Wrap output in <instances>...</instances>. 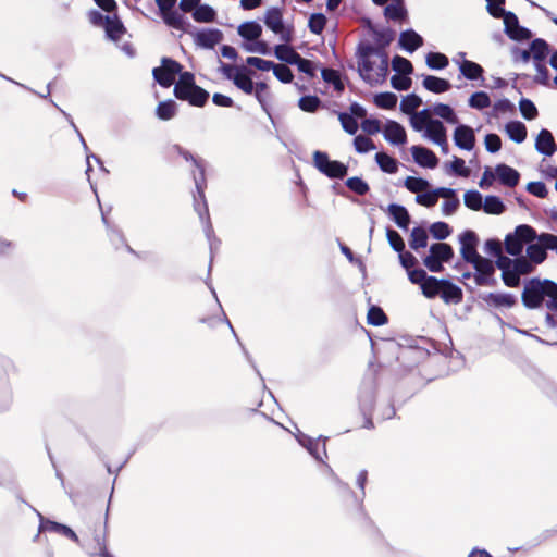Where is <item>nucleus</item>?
I'll list each match as a JSON object with an SVG mask.
<instances>
[{"instance_id": "obj_22", "label": "nucleus", "mask_w": 557, "mask_h": 557, "mask_svg": "<svg viewBox=\"0 0 557 557\" xmlns=\"http://www.w3.org/2000/svg\"><path fill=\"white\" fill-rule=\"evenodd\" d=\"M495 174L499 182L507 187L517 186L520 180L519 172L507 164L496 165Z\"/></svg>"}, {"instance_id": "obj_28", "label": "nucleus", "mask_w": 557, "mask_h": 557, "mask_svg": "<svg viewBox=\"0 0 557 557\" xmlns=\"http://www.w3.org/2000/svg\"><path fill=\"white\" fill-rule=\"evenodd\" d=\"M484 300L494 307L510 308L516 304L515 296L508 293H490Z\"/></svg>"}, {"instance_id": "obj_58", "label": "nucleus", "mask_w": 557, "mask_h": 557, "mask_svg": "<svg viewBox=\"0 0 557 557\" xmlns=\"http://www.w3.org/2000/svg\"><path fill=\"white\" fill-rule=\"evenodd\" d=\"M346 186L359 196H363L369 191V185L357 176L348 178Z\"/></svg>"}, {"instance_id": "obj_52", "label": "nucleus", "mask_w": 557, "mask_h": 557, "mask_svg": "<svg viewBox=\"0 0 557 557\" xmlns=\"http://www.w3.org/2000/svg\"><path fill=\"white\" fill-rule=\"evenodd\" d=\"M392 67L401 75H409L413 71V66L409 60L400 55H396L392 60Z\"/></svg>"}, {"instance_id": "obj_11", "label": "nucleus", "mask_w": 557, "mask_h": 557, "mask_svg": "<svg viewBox=\"0 0 557 557\" xmlns=\"http://www.w3.org/2000/svg\"><path fill=\"white\" fill-rule=\"evenodd\" d=\"M264 24L284 42H290L293 39L292 30L285 28L283 24V13L278 8H270L264 15Z\"/></svg>"}, {"instance_id": "obj_7", "label": "nucleus", "mask_w": 557, "mask_h": 557, "mask_svg": "<svg viewBox=\"0 0 557 557\" xmlns=\"http://www.w3.org/2000/svg\"><path fill=\"white\" fill-rule=\"evenodd\" d=\"M536 231L527 224L518 225L513 233L506 235L504 245L508 255L518 257L523 251L524 244L535 240Z\"/></svg>"}, {"instance_id": "obj_19", "label": "nucleus", "mask_w": 557, "mask_h": 557, "mask_svg": "<svg viewBox=\"0 0 557 557\" xmlns=\"http://www.w3.org/2000/svg\"><path fill=\"white\" fill-rule=\"evenodd\" d=\"M296 438L298 443L305 447L317 460H322L323 456H326L325 442L321 444L319 441H315L301 432L296 435Z\"/></svg>"}, {"instance_id": "obj_36", "label": "nucleus", "mask_w": 557, "mask_h": 557, "mask_svg": "<svg viewBox=\"0 0 557 557\" xmlns=\"http://www.w3.org/2000/svg\"><path fill=\"white\" fill-rule=\"evenodd\" d=\"M274 53L278 60L292 65H294V63L298 60L299 57V53L296 52L290 46L286 44L277 45L274 49Z\"/></svg>"}, {"instance_id": "obj_16", "label": "nucleus", "mask_w": 557, "mask_h": 557, "mask_svg": "<svg viewBox=\"0 0 557 557\" xmlns=\"http://www.w3.org/2000/svg\"><path fill=\"white\" fill-rule=\"evenodd\" d=\"M193 37L197 46L206 49H212L222 40L223 34L220 29L208 28L194 33Z\"/></svg>"}, {"instance_id": "obj_1", "label": "nucleus", "mask_w": 557, "mask_h": 557, "mask_svg": "<svg viewBox=\"0 0 557 557\" xmlns=\"http://www.w3.org/2000/svg\"><path fill=\"white\" fill-rule=\"evenodd\" d=\"M358 72L361 78L370 85L381 84L388 72V54L382 48H375L368 42H361L357 49Z\"/></svg>"}, {"instance_id": "obj_31", "label": "nucleus", "mask_w": 557, "mask_h": 557, "mask_svg": "<svg viewBox=\"0 0 557 557\" xmlns=\"http://www.w3.org/2000/svg\"><path fill=\"white\" fill-rule=\"evenodd\" d=\"M446 127L440 120H435L434 122H431L429 126L423 132V137L436 143L438 140L444 141V137L446 136Z\"/></svg>"}, {"instance_id": "obj_60", "label": "nucleus", "mask_w": 557, "mask_h": 557, "mask_svg": "<svg viewBox=\"0 0 557 557\" xmlns=\"http://www.w3.org/2000/svg\"><path fill=\"white\" fill-rule=\"evenodd\" d=\"M430 233L436 239H445L447 238L451 231L447 223L445 222H435L430 226Z\"/></svg>"}, {"instance_id": "obj_62", "label": "nucleus", "mask_w": 557, "mask_h": 557, "mask_svg": "<svg viewBox=\"0 0 557 557\" xmlns=\"http://www.w3.org/2000/svg\"><path fill=\"white\" fill-rule=\"evenodd\" d=\"M326 17L321 13H314L309 18V29L313 34H321L325 27Z\"/></svg>"}, {"instance_id": "obj_37", "label": "nucleus", "mask_w": 557, "mask_h": 557, "mask_svg": "<svg viewBox=\"0 0 557 557\" xmlns=\"http://www.w3.org/2000/svg\"><path fill=\"white\" fill-rule=\"evenodd\" d=\"M430 253L435 256L440 262H448L454 256L451 246L445 243L433 244L430 247Z\"/></svg>"}, {"instance_id": "obj_5", "label": "nucleus", "mask_w": 557, "mask_h": 557, "mask_svg": "<svg viewBox=\"0 0 557 557\" xmlns=\"http://www.w3.org/2000/svg\"><path fill=\"white\" fill-rule=\"evenodd\" d=\"M174 95L195 107H203L209 99V92L195 84L194 74L190 72H183L180 75L174 86Z\"/></svg>"}, {"instance_id": "obj_17", "label": "nucleus", "mask_w": 557, "mask_h": 557, "mask_svg": "<svg viewBox=\"0 0 557 557\" xmlns=\"http://www.w3.org/2000/svg\"><path fill=\"white\" fill-rule=\"evenodd\" d=\"M384 138L393 145H404L407 141L406 131L396 121H387L383 129Z\"/></svg>"}, {"instance_id": "obj_29", "label": "nucleus", "mask_w": 557, "mask_h": 557, "mask_svg": "<svg viewBox=\"0 0 557 557\" xmlns=\"http://www.w3.org/2000/svg\"><path fill=\"white\" fill-rule=\"evenodd\" d=\"M238 35L248 41L258 39L262 34V27L257 22H245L237 28Z\"/></svg>"}, {"instance_id": "obj_56", "label": "nucleus", "mask_w": 557, "mask_h": 557, "mask_svg": "<svg viewBox=\"0 0 557 557\" xmlns=\"http://www.w3.org/2000/svg\"><path fill=\"white\" fill-rule=\"evenodd\" d=\"M321 104L317 96H304L299 99L298 106L305 112H315Z\"/></svg>"}, {"instance_id": "obj_55", "label": "nucleus", "mask_w": 557, "mask_h": 557, "mask_svg": "<svg viewBox=\"0 0 557 557\" xmlns=\"http://www.w3.org/2000/svg\"><path fill=\"white\" fill-rule=\"evenodd\" d=\"M465 205L474 211L482 209V196L476 190H468L463 196Z\"/></svg>"}, {"instance_id": "obj_45", "label": "nucleus", "mask_w": 557, "mask_h": 557, "mask_svg": "<svg viewBox=\"0 0 557 557\" xmlns=\"http://www.w3.org/2000/svg\"><path fill=\"white\" fill-rule=\"evenodd\" d=\"M445 168L448 174H455L462 177H468L470 175V170L466 166L465 160L456 156L449 164L445 165Z\"/></svg>"}, {"instance_id": "obj_9", "label": "nucleus", "mask_w": 557, "mask_h": 557, "mask_svg": "<svg viewBox=\"0 0 557 557\" xmlns=\"http://www.w3.org/2000/svg\"><path fill=\"white\" fill-rule=\"evenodd\" d=\"M182 65L173 59L162 58L161 65L152 70L154 81L162 87H170L176 75H181Z\"/></svg>"}, {"instance_id": "obj_30", "label": "nucleus", "mask_w": 557, "mask_h": 557, "mask_svg": "<svg viewBox=\"0 0 557 557\" xmlns=\"http://www.w3.org/2000/svg\"><path fill=\"white\" fill-rule=\"evenodd\" d=\"M529 50L531 52L534 64L544 62L549 53L548 44L543 39L533 40Z\"/></svg>"}, {"instance_id": "obj_64", "label": "nucleus", "mask_w": 557, "mask_h": 557, "mask_svg": "<svg viewBox=\"0 0 557 557\" xmlns=\"http://www.w3.org/2000/svg\"><path fill=\"white\" fill-rule=\"evenodd\" d=\"M386 236L389 245L395 251L401 252L405 249V243L401 236L396 231L387 228Z\"/></svg>"}, {"instance_id": "obj_23", "label": "nucleus", "mask_w": 557, "mask_h": 557, "mask_svg": "<svg viewBox=\"0 0 557 557\" xmlns=\"http://www.w3.org/2000/svg\"><path fill=\"white\" fill-rule=\"evenodd\" d=\"M423 45V38L412 29L401 32L399 35V46L407 52L412 53Z\"/></svg>"}, {"instance_id": "obj_63", "label": "nucleus", "mask_w": 557, "mask_h": 557, "mask_svg": "<svg viewBox=\"0 0 557 557\" xmlns=\"http://www.w3.org/2000/svg\"><path fill=\"white\" fill-rule=\"evenodd\" d=\"M519 109L522 116L527 120H533L537 116V109L535 104L529 99H521L519 102Z\"/></svg>"}, {"instance_id": "obj_42", "label": "nucleus", "mask_w": 557, "mask_h": 557, "mask_svg": "<svg viewBox=\"0 0 557 557\" xmlns=\"http://www.w3.org/2000/svg\"><path fill=\"white\" fill-rule=\"evenodd\" d=\"M375 160L383 172L394 174L398 170L397 161L384 152H377Z\"/></svg>"}, {"instance_id": "obj_14", "label": "nucleus", "mask_w": 557, "mask_h": 557, "mask_svg": "<svg viewBox=\"0 0 557 557\" xmlns=\"http://www.w3.org/2000/svg\"><path fill=\"white\" fill-rule=\"evenodd\" d=\"M543 236H550L549 233H542L540 235L536 234L535 240L536 243H529L527 247V258L534 264H541L543 263L547 258L548 248L544 244V240L542 239Z\"/></svg>"}, {"instance_id": "obj_53", "label": "nucleus", "mask_w": 557, "mask_h": 557, "mask_svg": "<svg viewBox=\"0 0 557 557\" xmlns=\"http://www.w3.org/2000/svg\"><path fill=\"white\" fill-rule=\"evenodd\" d=\"M387 322V317L380 307L372 306L368 311V323L374 326L383 325Z\"/></svg>"}, {"instance_id": "obj_33", "label": "nucleus", "mask_w": 557, "mask_h": 557, "mask_svg": "<svg viewBox=\"0 0 557 557\" xmlns=\"http://www.w3.org/2000/svg\"><path fill=\"white\" fill-rule=\"evenodd\" d=\"M459 70L466 78L471 81L481 78L483 74V67L480 64L469 60H462L459 63Z\"/></svg>"}, {"instance_id": "obj_57", "label": "nucleus", "mask_w": 557, "mask_h": 557, "mask_svg": "<svg viewBox=\"0 0 557 557\" xmlns=\"http://www.w3.org/2000/svg\"><path fill=\"white\" fill-rule=\"evenodd\" d=\"M354 146L356 151L359 153H367L376 148L372 139L363 135H358L355 137Z\"/></svg>"}, {"instance_id": "obj_43", "label": "nucleus", "mask_w": 557, "mask_h": 557, "mask_svg": "<svg viewBox=\"0 0 557 557\" xmlns=\"http://www.w3.org/2000/svg\"><path fill=\"white\" fill-rule=\"evenodd\" d=\"M215 11L208 4H202L196 8L193 12V17L196 22L199 23H210L215 18Z\"/></svg>"}, {"instance_id": "obj_24", "label": "nucleus", "mask_w": 557, "mask_h": 557, "mask_svg": "<svg viewBox=\"0 0 557 557\" xmlns=\"http://www.w3.org/2000/svg\"><path fill=\"white\" fill-rule=\"evenodd\" d=\"M387 213L398 227L407 230L410 223V215L404 206L392 203L387 207Z\"/></svg>"}, {"instance_id": "obj_50", "label": "nucleus", "mask_w": 557, "mask_h": 557, "mask_svg": "<svg viewBox=\"0 0 557 557\" xmlns=\"http://www.w3.org/2000/svg\"><path fill=\"white\" fill-rule=\"evenodd\" d=\"M321 74L323 81L329 84H332L335 90L339 92L344 90V84L342 83L339 73L336 70L323 69Z\"/></svg>"}, {"instance_id": "obj_26", "label": "nucleus", "mask_w": 557, "mask_h": 557, "mask_svg": "<svg viewBox=\"0 0 557 557\" xmlns=\"http://www.w3.org/2000/svg\"><path fill=\"white\" fill-rule=\"evenodd\" d=\"M423 87L434 94H443L451 88V84L444 78L426 75L422 82Z\"/></svg>"}, {"instance_id": "obj_41", "label": "nucleus", "mask_w": 557, "mask_h": 557, "mask_svg": "<svg viewBox=\"0 0 557 557\" xmlns=\"http://www.w3.org/2000/svg\"><path fill=\"white\" fill-rule=\"evenodd\" d=\"M246 72L247 69L243 66L242 71L234 77L233 83L245 94L250 95L253 91V82Z\"/></svg>"}, {"instance_id": "obj_61", "label": "nucleus", "mask_w": 557, "mask_h": 557, "mask_svg": "<svg viewBox=\"0 0 557 557\" xmlns=\"http://www.w3.org/2000/svg\"><path fill=\"white\" fill-rule=\"evenodd\" d=\"M338 120L345 132H347L350 135L356 134V132L358 131V123L352 115L342 112L338 114Z\"/></svg>"}, {"instance_id": "obj_21", "label": "nucleus", "mask_w": 557, "mask_h": 557, "mask_svg": "<svg viewBox=\"0 0 557 557\" xmlns=\"http://www.w3.org/2000/svg\"><path fill=\"white\" fill-rule=\"evenodd\" d=\"M535 149L547 157H550L557 150V145L552 133L548 129H542L535 140Z\"/></svg>"}, {"instance_id": "obj_48", "label": "nucleus", "mask_w": 557, "mask_h": 557, "mask_svg": "<svg viewBox=\"0 0 557 557\" xmlns=\"http://www.w3.org/2000/svg\"><path fill=\"white\" fill-rule=\"evenodd\" d=\"M422 100L419 96L411 94L406 96L400 102V110L406 114H413L421 106Z\"/></svg>"}, {"instance_id": "obj_51", "label": "nucleus", "mask_w": 557, "mask_h": 557, "mask_svg": "<svg viewBox=\"0 0 557 557\" xmlns=\"http://www.w3.org/2000/svg\"><path fill=\"white\" fill-rule=\"evenodd\" d=\"M374 103L382 109H393L397 103V96L393 92H381L374 97Z\"/></svg>"}, {"instance_id": "obj_8", "label": "nucleus", "mask_w": 557, "mask_h": 557, "mask_svg": "<svg viewBox=\"0 0 557 557\" xmlns=\"http://www.w3.org/2000/svg\"><path fill=\"white\" fill-rule=\"evenodd\" d=\"M313 165L330 178H343L347 174V166L339 162L330 160L326 152H313Z\"/></svg>"}, {"instance_id": "obj_34", "label": "nucleus", "mask_w": 557, "mask_h": 557, "mask_svg": "<svg viewBox=\"0 0 557 557\" xmlns=\"http://www.w3.org/2000/svg\"><path fill=\"white\" fill-rule=\"evenodd\" d=\"M432 112H433L434 115L443 119L447 123H450V124H458L459 123V117L455 113L454 109L450 106H448V104L435 103L432 107Z\"/></svg>"}, {"instance_id": "obj_40", "label": "nucleus", "mask_w": 557, "mask_h": 557, "mask_svg": "<svg viewBox=\"0 0 557 557\" xmlns=\"http://www.w3.org/2000/svg\"><path fill=\"white\" fill-rule=\"evenodd\" d=\"M177 106L173 100L162 101L158 104L156 114L160 120L168 121L175 116Z\"/></svg>"}, {"instance_id": "obj_59", "label": "nucleus", "mask_w": 557, "mask_h": 557, "mask_svg": "<svg viewBox=\"0 0 557 557\" xmlns=\"http://www.w3.org/2000/svg\"><path fill=\"white\" fill-rule=\"evenodd\" d=\"M243 48L247 52L259 53V54H270V48L267 42L252 40L243 44Z\"/></svg>"}, {"instance_id": "obj_49", "label": "nucleus", "mask_w": 557, "mask_h": 557, "mask_svg": "<svg viewBox=\"0 0 557 557\" xmlns=\"http://www.w3.org/2000/svg\"><path fill=\"white\" fill-rule=\"evenodd\" d=\"M468 103L473 109L483 110L491 106V99L485 91H478L469 98Z\"/></svg>"}, {"instance_id": "obj_12", "label": "nucleus", "mask_w": 557, "mask_h": 557, "mask_svg": "<svg viewBox=\"0 0 557 557\" xmlns=\"http://www.w3.org/2000/svg\"><path fill=\"white\" fill-rule=\"evenodd\" d=\"M173 149L182 156L186 161H190L195 168L198 170L199 174H193L196 190L199 193L200 197L203 198V189L207 187V180L205 173V163L202 160L195 158L189 151L184 150L181 146L175 145Z\"/></svg>"}, {"instance_id": "obj_13", "label": "nucleus", "mask_w": 557, "mask_h": 557, "mask_svg": "<svg viewBox=\"0 0 557 557\" xmlns=\"http://www.w3.org/2000/svg\"><path fill=\"white\" fill-rule=\"evenodd\" d=\"M459 239L461 244L460 253L467 262L473 263L481 257L476 251L478 237L474 232L466 231Z\"/></svg>"}, {"instance_id": "obj_54", "label": "nucleus", "mask_w": 557, "mask_h": 557, "mask_svg": "<svg viewBox=\"0 0 557 557\" xmlns=\"http://www.w3.org/2000/svg\"><path fill=\"white\" fill-rule=\"evenodd\" d=\"M78 493L88 500L98 499L102 495V487L101 484L86 483Z\"/></svg>"}, {"instance_id": "obj_35", "label": "nucleus", "mask_w": 557, "mask_h": 557, "mask_svg": "<svg viewBox=\"0 0 557 557\" xmlns=\"http://www.w3.org/2000/svg\"><path fill=\"white\" fill-rule=\"evenodd\" d=\"M506 133L509 138L518 144L524 141L527 137V127L522 122L512 121L506 124Z\"/></svg>"}, {"instance_id": "obj_15", "label": "nucleus", "mask_w": 557, "mask_h": 557, "mask_svg": "<svg viewBox=\"0 0 557 557\" xmlns=\"http://www.w3.org/2000/svg\"><path fill=\"white\" fill-rule=\"evenodd\" d=\"M454 143L458 148L471 151L475 146L474 131L468 125H457L454 131Z\"/></svg>"}, {"instance_id": "obj_20", "label": "nucleus", "mask_w": 557, "mask_h": 557, "mask_svg": "<svg viewBox=\"0 0 557 557\" xmlns=\"http://www.w3.org/2000/svg\"><path fill=\"white\" fill-rule=\"evenodd\" d=\"M194 208L199 214V218L205 223V232L209 240H211V236L213 234L212 224L209 219V211L208 206L206 202V198H201L199 193L197 191V195H194ZM211 250L213 249V243L210 242Z\"/></svg>"}, {"instance_id": "obj_47", "label": "nucleus", "mask_w": 557, "mask_h": 557, "mask_svg": "<svg viewBox=\"0 0 557 557\" xmlns=\"http://www.w3.org/2000/svg\"><path fill=\"white\" fill-rule=\"evenodd\" d=\"M425 61L426 65L432 70H442L448 65V58L438 52H429Z\"/></svg>"}, {"instance_id": "obj_46", "label": "nucleus", "mask_w": 557, "mask_h": 557, "mask_svg": "<svg viewBox=\"0 0 557 557\" xmlns=\"http://www.w3.org/2000/svg\"><path fill=\"white\" fill-rule=\"evenodd\" d=\"M404 186L411 193L421 194L422 191H425L430 187V183L426 180L420 178V177H413L408 176L405 182Z\"/></svg>"}, {"instance_id": "obj_18", "label": "nucleus", "mask_w": 557, "mask_h": 557, "mask_svg": "<svg viewBox=\"0 0 557 557\" xmlns=\"http://www.w3.org/2000/svg\"><path fill=\"white\" fill-rule=\"evenodd\" d=\"M411 154L413 160L423 168L434 169L438 164V159L435 153L422 146H412Z\"/></svg>"}, {"instance_id": "obj_44", "label": "nucleus", "mask_w": 557, "mask_h": 557, "mask_svg": "<svg viewBox=\"0 0 557 557\" xmlns=\"http://www.w3.org/2000/svg\"><path fill=\"white\" fill-rule=\"evenodd\" d=\"M482 208L488 214H500L505 211V205L496 196H486Z\"/></svg>"}, {"instance_id": "obj_38", "label": "nucleus", "mask_w": 557, "mask_h": 557, "mask_svg": "<svg viewBox=\"0 0 557 557\" xmlns=\"http://www.w3.org/2000/svg\"><path fill=\"white\" fill-rule=\"evenodd\" d=\"M428 245V233L423 227H413L410 234L409 246L413 250L424 248Z\"/></svg>"}, {"instance_id": "obj_25", "label": "nucleus", "mask_w": 557, "mask_h": 557, "mask_svg": "<svg viewBox=\"0 0 557 557\" xmlns=\"http://www.w3.org/2000/svg\"><path fill=\"white\" fill-rule=\"evenodd\" d=\"M160 14L164 21V23L175 29L186 30V27L189 26L188 22L177 11L173 9H168L164 11H160Z\"/></svg>"}, {"instance_id": "obj_10", "label": "nucleus", "mask_w": 557, "mask_h": 557, "mask_svg": "<svg viewBox=\"0 0 557 557\" xmlns=\"http://www.w3.org/2000/svg\"><path fill=\"white\" fill-rule=\"evenodd\" d=\"M475 269L474 281L479 286H495L497 284L496 278L494 277L495 267L496 264L493 261L480 257L473 263H471Z\"/></svg>"}, {"instance_id": "obj_39", "label": "nucleus", "mask_w": 557, "mask_h": 557, "mask_svg": "<svg viewBox=\"0 0 557 557\" xmlns=\"http://www.w3.org/2000/svg\"><path fill=\"white\" fill-rule=\"evenodd\" d=\"M443 281L444 280H438L434 276H429L421 286L423 295L428 298H434L440 295Z\"/></svg>"}, {"instance_id": "obj_2", "label": "nucleus", "mask_w": 557, "mask_h": 557, "mask_svg": "<svg viewBox=\"0 0 557 557\" xmlns=\"http://www.w3.org/2000/svg\"><path fill=\"white\" fill-rule=\"evenodd\" d=\"M35 512L39 519V527L38 533L34 536V541L39 539L41 532L57 533L81 544L82 548L89 557H104V532H96L92 537H86L81 543L76 532L70 525L51 520L42 516L38 510H35Z\"/></svg>"}, {"instance_id": "obj_27", "label": "nucleus", "mask_w": 557, "mask_h": 557, "mask_svg": "<svg viewBox=\"0 0 557 557\" xmlns=\"http://www.w3.org/2000/svg\"><path fill=\"white\" fill-rule=\"evenodd\" d=\"M440 296L447 304H458L462 299V290L457 285L444 280Z\"/></svg>"}, {"instance_id": "obj_6", "label": "nucleus", "mask_w": 557, "mask_h": 557, "mask_svg": "<svg viewBox=\"0 0 557 557\" xmlns=\"http://www.w3.org/2000/svg\"><path fill=\"white\" fill-rule=\"evenodd\" d=\"M556 283L550 280H541L533 277L525 282L521 295L523 305L529 309H535L542 306L544 298L548 294L555 293Z\"/></svg>"}, {"instance_id": "obj_32", "label": "nucleus", "mask_w": 557, "mask_h": 557, "mask_svg": "<svg viewBox=\"0 0 557 557\" xmlns=\"http://www.w3.org/2000/svg\"><path fill=\"white\" fill-rule=\"evenodd\" d=\"M384 15L388 20L400 21L407 15L403 0H392L384 9Z\"/></svg>"}, {"instance_id": "obj_3", "label": "nucleus", "mask_w": 557, "mask_h": 557, "mask_svg": "<svg viewBox=\"0 0 557 557\" xmlns=\"http://www.w3.org/2000/svg\"><path fill=\"white\" fill-rule=\"evenodd\" d=\"M496 268L502 271V280L508 287H517L520 285V276L532 273L535 265L523 256L515 259L509 257H500L495 260Z\"/></svg>"}, {"instance_id": "obj_4", "label": "nucleus", "mask_w": 557, "mask_h": 557, "mask_svg": "<svg viewBox=\"0 0 557 557\" xmlns=\"http://www.w3.org/2000/svg\"><path fill=\"white\" fill-rule=\"evenodd\" d=\"M106 10H107V38L112 40L120 49L128 57H133L135 54V50L129 42V35L122 24V22L116 17L115 14L111 15L115 8L116 3L114 0H106Z\"/></svg>"}]
</instances>
